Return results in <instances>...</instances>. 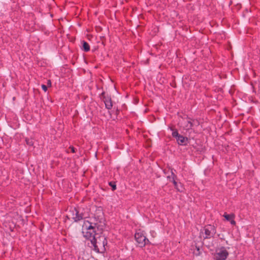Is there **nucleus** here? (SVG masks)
I'll list each match as a JSON object with an SVG mask.
<instances>
[{"mask_svg":"<svg viewBox=\"0 0 260 260\" xmlns=\"http://www.w3.org/2000/svg\"><path fill=\"white\" fill-rule=\"evenodd\" d=\"M223 216L227 220L230 221L233 218L234 215L233 214H224Z\"/></svg>","mask_w":260,"mask_h":260,"instance_id":"obj_11","label":"nucleus"},{"mask_svg":"<svg viewBox=\"0 0 260 260\" xmlns=\"http://www.w3.org/2000/svg\"><path fill=\"white\" fill-rule=\"evenodd\" d=\"M229 255V253L224 247L216 250V253L215 254V260H225Z\"/></svg>","mask_w":260,"mask_h":260,"instance_id":"obj_3","label":"nucleus"},{"mask_svg":"<svg viewBox=\"0 0 260 260\" xmlns=\"http://www.w3.org/2000/svg\"><path fill=\"white\" fill-rule=\"evenodd\" d=\"M171 130L173 131V133H172L173 137H175L176 139L180 135L178 134L177 130L174 131L172 128H171Z\"/></svg>","mask_w":260,"mask_h":260,"instance_id":"obj_12","label":"nucleus"},{"mask_svg":"<svg viewBox=\"0 0 260 260\" xmlns=\"http://www.w3.org/2000/svg\"><path fill=\"white\" fill-rule=\"evenodd\" d=\"M67 217L69 219L73 218L76 222L81 220L84 217L82 214H79L78 211H77L76 209L73 211L72 213L68 215Z\"/></svg>","mask_w":260,"mask_h":260,"instance_id":"obj_5","label":"nucleus"},{"mask_svg":"<svg viewBox=\"0 0 260 260\" xmlns=\"http://www.w3.org/2000/svg\"><path fill=\"white\" fill-rule=\"evenodd\" d=\"M191 121H192V122L193 124V125H199V122H198V120H191Z\"/></svg>","mask_w":260,"mask_h":260,"instance_id":"obj_15","label":"nucleus"},{"mask_svg":"<svg viewBox=\"0 0 260 260\" xmlns=\"http://www.w3.org/2000/svg\"><path fill=\"white\" fill-rule=\"evenodd\" d=\"M109 185L112 187V190H114L116 189V185L115 183H113L112 182H109Z\"/></svg>","mask_w":260,"mask_h":260,"instance_id":"obj_14","label":"nucleus"},{"mask_svg":"<svg viewBox=\"0 0 260 260\" xmlns=\"http://www.w3.org/2000/svg\"><path fill=\"white\" fill-rule=\"evenodd\" d=\"M104 95H105V92H103L102 93V95L104 98V102L105 103V106H106V108H107L108 109H110L112 107V106H113L111 98L110 97H108V96L106 97Z\"/></svg>","mask_w":260,"mask_h":260,"instance_id":"obj_7","label":"nucleus"},{"mask_svg":"<svg viewBox=\"0 0 260 260\" xmlns=\"http://www.w3.org/2000/svg\"><path fill=\"white\" fill-rule=\"evenodd\" d=\"M206 237H204V239L210 238L211 236H213V235L215 234V230L213 226L210 225L205 227L204 229Z\"/></svg>","mask_w":260,"mask_h":260,"instance_id":"obj_6","label":"nucleus"},{"mask_svg":"<svg viewBox=\"0 0 260 260\" xmlns=\"http://www.w3.org/2000/svg\"><path fill=\"white\" fill-rule=\"evenodd\" d=\"M181 126L185 129L187 130V132H189L190 129L191 132H189L188 136L190 139H193L194 138V131H193L191 129V127L193 126V124L192 122L191 119L190 118H188L186 121H183L181 123Z\"/></svg>","mask_w":260,"mask_h":260,"instance_id":"obj_2","label":"nucleus"},{"mask_svg":"<svg viewBox=\"0 0 260 260\" xmlns=\"http://www.w3.org/2000/svg\"><path fill=\"white\" fill-rule=\"evenodd\" d=\"M42 87L43 88V89L45 91H46L47 90V87L46 85L43 84L42 85Z\"/></svg>","mask_w":260,"mask_h":260,"instance_id":"obj_16","label":"nucleus"},{"mask_svg":"<svg viewBox=\"0 0 260 260\" xmlns=\"http://www.w3.org/2000/svg\"><path fill=\"white\" fill-rule=\"evenodd\" d=\"M26 144L29 146H32L34 144V141L31 139H26Z\"/></svg>","mask_w":260,"mask_h":260,"instance_id":"obj_13","label":"nucleus"},{"mask_svg":"<svg viewBox=\"0 0 260 260\" xmlns=\"http://www.w3.org/2000/svg\"><path fill=\"white\" fill-rule=\"evenodd\" d=\"M171 173H172V175H173V183L174 184V186H175V188L178 191H180V189L178 187L177 183L176 181H175V178H176V176L174 175V173L173 172V170H171Z\"/></svg>","mask_w":260,"mask_h":260,"instance_id":"obj_9","label":"nucleus"},{"mask_svg":"<svg viewBox=\"0 0 260 260\" xmlns=\"http://www.w3.org/2000/svg\"><path fill=\"white\" fill-rule=\"evenodd\" d=\"M83 48L85 51H88L90 50V46L89 44L85 42H83Z\"/></svg>","mask_w":260,"mask_h":260,"instance_id":"obj_10","label":"nucleus"},{"mask_svg":"<svg viewBox=\"0 0 260 260\" xmlns=\"http://www.w3.org/2000/svg\"><path fill=\"white\" fill-rule=\"evenodd\" d=\"M47 85L49 86H51V81L50 80H48L47 81Z\"/></svg>","mask_w":260,"mask_h":260,"instance_id":"obj_19","label":"nucleus"},{"mask_svg":"<svg viewBox=\"0 0 260 260\" xmlns=\"http://www.w3.org/2000/svg\"><path fill=\"white\" fill-rule=\"evenodd\" d=\"M135 238L140 247L144 246L147 242H149L148 239L141 232H137L135 234Z\"/></svg>","mask_w":260,"mask_h":260,"instance_id":"obj_4","label":"nucleus"},{"mask_svg":"<svg viewBox=\"0 0 260 260\" xmlns=\"http://www.w3.org/2000/svg\"><path fill=\"white\" fill-rule=\"evenodd\" d=\"M96 229L99 230V226L95 223L94 226L89 225L87 228V232L83 233L84 234V237L90 240L94 250L97 252L102 253L105 250V246L107 245V242L105 237L101 235V229L99 230L100 233H96Z\"/></svg>","mask_w":260,"mask_h":260,"instance_id":"obj_1","label":"nucleus"},{"mask_svg":"<svg viewBox=\"0 0 260 260\" xmlns=\"http://www.w3.org/2000/svg\"><path fill=\"white\" fill-rule=\"evenodd\" d=\"M150 145L149 144H148V145H147V147H150Z\"/></svg>","mask_w":260,"mask_h":260,"instance_id":"obj_20","label":"nucleus"},{"mask_svg":"<svg viewBox=\"0 0 260 260\" xmlns=\"http://www.w3.org/2000/svg\"><path fill=\"white\" fill-rule=\"evenodd\" d=\"M118 110H117L116 114H117V113H118Z\"/></svg>","mask_w":260,"mask_h":260,"instance_id":"obj_21","label":"nucleus"},{"mask_svg":"<svg viewBox=\"0 0 260 260\" xmlns=\"http://www.w3.org/2000/svg\"><path fill=\"white\" fill-rule=\"evenodd\" d=\"M70 148L71 149L72 152L74 153L75 152V148L71 146Z\"/></svg>","mask_w":260,"mask_h":260,"instance_id":"obj_18","label":"nucleus"},{"mask_svg":"<svg viewBox=\"0 0 260 260\" xmlns=\"http://www.w3.org/2000/svg\"><path fill=\"white\" fill-rule=\"evenodd\" d=\"M176 140L179 145H185L187 141H188V138L187 137H184L181 135H180L176 139Z\"/></svg>","mask_w":260,"mask_h":260,"instance_id":"obj_8","label":"nucleus"},{"mask_svg":"<svg viewBox=\"0 0 260 260\" xmlns=\"http://www.w3.org/2000/svg\"><path fill=\"white\" fill-rule=\"evenodd\" d=\"M231 223V224H236V222L233 220V218L230 221Z\"/></svg>","mask_w":260,"mask_h":260,"instance_id":"obj_17","label":"nucleus"}]
</instances>
